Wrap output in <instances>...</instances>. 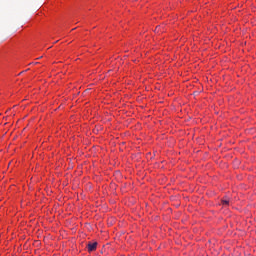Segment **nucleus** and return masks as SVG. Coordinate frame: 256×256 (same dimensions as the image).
I'll list each match as a JSON object with an SVG mask.
<instances>
[{
	"instance_id": "1",
	"label": "nucleus",
	"mask_w": 256,
	"mask_h": 256,
	"mask_svg": "<svg viewBox=\"0 0 256 256\" xmlns=\"http://www.w3.org/2000/svg\"><path fill=\"white\" fill-rule=\"evenodd\" d=\"M87 247H88L89 253H91L97 249V242H94V243L89 242Z\"/></svg>"
},
{
	"instance_id": "2",
	"label": "nucleus",
	"mask_w": 256,
	"mask_h": 256,
	"mask_svg": "<svg viewBox=\"0 0 256 256\" xmlns=\"http://www.w3.org/2000/svg\"><path fill=\"white\" fill-rule=\"evenodd\" d=\"M222 205H224V206L229 205V199H223L222 200Z\"/></svg>"
}]
</instances>
